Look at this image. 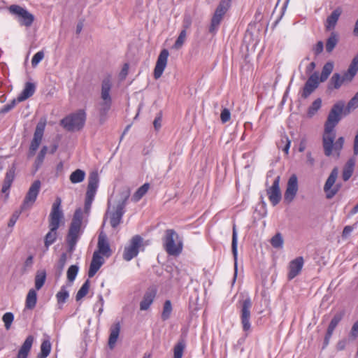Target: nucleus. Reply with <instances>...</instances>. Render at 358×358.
<instances>
[{
    "label": "nucleus",
    "instance_id": "1",
    "mask_svg": "<svg viewBox=\"0 0 358 358\" xmlns=\"http://www.w3.org/2000/svg\"><path fill=\"white\" fill-rule=\"evenodd\" d=\"M82 222L83 213L80 209H77L73 214L66 236V243L70 252L75 250L76 243L80 238Z\"/></svg>",
    "mask_w": 358,
    "mask_h": 358
},
{
    "label": "nucleus",
    "instance_id": "2",
    "mask_svg": "<svg viewBox=\"0 0 358 358\" xmlns=\"http://www.w3.org/2000/svg\"><path fill=\"white\" fill-rule=\"evenodd\" d=\"M336 138V132L332 131L329 134L324 133L322 136V147L325 156L330 157L334 151L337 157H340L341 151L343 148L345 139L343 136Z\"/></svg>",
    "mask_w": 358,
    "mask_h": 358
},
{
    "label": "nucleus",
    "instance_id": "3",
    "mask_svg": "<svg viewBox=\"0 0 358 358\" xmlns=\"http://www.w3.org/2000/svg\"><path fill=\"white\" fill-rule=\"evenodd\" d=\"M85 121L86 113L85 110L80 109L63 118L60 124L69 131H80L83 128Z\"/></svg>",
    "mask_w": 358,
    "mask_h": 358
},
{
    "label": "nucleus",
    "instance_id": "4",
    "mask_svg": "<svg viewBox=\"0 0 358 358\" xmlns=\"http://www.w3.org/2000/svg\"><path fill=\"white\" fill-rule=\"evenodd\" d=\"M345 110V103L339 101L331 107L327 120L324 123V133L329 134L334 131L335 127L338 124L342 118V114Z\"/></svg>",
    "mask_w": 358,
    "mask_h": 358
},
{
    "label": "nucleus",
    "instance_id": "5",
    "mask_svg": "<svg viewBox=\"0 0 358 358\" xmlns=\"http://www.w3.org/2000/svg\"><path fill=\"white\" fill-rule=\"evenodd\" d=\"M178 235L173 229H167L163 238V245L166 252L170 255H178L182 249L180 241H178Z\"/></svg>",
    "mask_w": 358,
    "mask_h": 358
},
{
    "label": "nucleus",
    "instance_id": "6",
    "mask_svg": "<svg viewBox=\"0 0 358 358\" xmlns=\"http://www.w3.org/2000/svg\"><path fill=\"white\" fill-rule=\"evenodd\" d=\"M130 196V190L127 189L121 193V201L117 204L115 210L110 215V224L113 228H116L122 222V216L125 212L128 199Z\"/></svg>",
    "mask_w": 358,
    "mask_h": 358
},
{
    "label": "nucleus",
    "instance_id": "7",
    "mask_svg": "<svg viewBox=\"0 0 358 358\" xmlns=\"http://www.w3.org/2000/svg\"><path fill=\"white\" fill-rule=\"evenodd\" d=\"M231 0H221L220 1L211 19L208 29L210 33L214 34L217 31L224 15L231 6Z\"/></svg>",
    "mask_w": 358,
    "mask_h": 358
},
{
    "label": "nucleus",
    "instance_id": "8",
    "mask_svg": "<svg viewBox=\"0 0 358 358\" xmlns=\"http://www.w3.org/2000/svg\"><path fill=\"white\" fill-rule=\"evenodd\" d=\"M99 175L97 172H92L88 178V185L85 201V210L88 211L95 196L99 184Z\"/></svg>",
    "mask_w": 358,
    "mask_h": 358
},
{
    "label": "nucleus",
    "instance_id": "9",
    "mask_svg": "<svg viewBox=\"0 0 358 358\" xmlns=\"http://www.w3.org/2000/svg\"><path fill=\"white\" fill-rule=\"evenodd\" d=\"M61 203L60 198H57L52 206L48 221L49 229H51L52 231H57L60 222L64 218V213L61 209Z\"/></svg>",
    "mask_w": 358,
    "mask_h": 358
},
{
    "label": "nucleus",
    "instance_id": "10",
    "mask_svg": "<svg viewBox=\"0 0 358 358\" xmlns=\"http://www.w3.org/2000/svg\"><path fill=\"white\" fill-rule=\"evenodd\" d=\"M338 168H334L324 185V191L326 193V197L328 199H332L337 194L341 187L340 184H336L334 186L338 177Z\"/></svg>",
    "mask_w": 358,
    "mask_h": 358
},
{
    "label": "nucleus",
    "instance_id": "11",
    "mask_svg": "<svg viewBox=\"0 0 358 358\" xmlns=\"http://www.w3.org/2000/svg\"><path fill=\"white\" fill-rule=\"evenodd\" d=\"M143 238L139 235H135L130 241L128 246L125 247L123 252V259L127 262L136 257L139 252V248L142 245Z\"/></svg>",
    "mask_w": 358,
    "mask_h": 358
},
{
    "label": "nucleus",
    "instance_id": "12",
    "mask_svg": "<svg viewBox=\"0 0 358 358\" xmlns=\"http://www.w3.org/2000/svg\"><path fill=\"white\" fill-rule=\"evenodd\" d=\"M252 301L248 297L243 300L241 303V320L243 325V329L245 331H248L250 329V308H252Z\"/></svg>",
    "mask_w": 358,
    "mask_h": 358
},
{
    "label": "nucleus",
    "instance_id": "13",
    "mask_svg": "<svg viewBox=\"0 0 358 358\" xmlns=\"http://www.w3.org/2000/svg\"><path fill=\"white\" fill-rule=\"evenodd\" d=\"M45 127V122H39L36 127V130L34 134V138L31 142V145L29 150V157H32L35 155L36 151L38 148L43 135L44 129Z\"/></svg>",
    "mask_w": 358,
    "mask_h": 358
},
{
    "label": "nucleus",
    "instance_id": "14",
    "mask_svg": "<svg viewBox=\"0 0 358 358\" xmlns=\"http://www.w3.org/2000/svg\"><path fill=\"white\" fill-rule=\"evenodd\" d=\"M41 181L35 180L29 187L24 199V210L30 208L35 203L41 189Z\"/></svg>",
    "mask_w": 358,
    "mask_h": 358
},
{
    "label": "nucleus",
    "instance_id": "15",
    "mask_svg": "<svg viewBox=\"0 0 358 358\" xmlns=\"http://www.w3.org/2000/svg\"><path fill=\"white\" fill-rule=\"evenodd\" d=\"M320 83L321 82L319 80V73L315 71L306 82L302 90L301 97L308 98L318 87Z\"/></svg>",
    "mask_w": 358,
    "mask_h": 358
},
{
    "label": "nucleus",
    "instance_id": "16",
    "mask_svg": "<svg viewBox=\"0 0 358 358\" xmlns=\"http://www.w3.org/2000/svg\"><path fill=\"white\" fill-rule=\"evenodd\" d=\"M280 177L278 176L273 185L266 189V194L268 196V199L273 206L278 204L282 199L281 191L280 189Z\"/></svg>",
    "mask_w": 358,
    "mask_h": 358
},
{
    "label": "nucleus",
    "instance_id": "17",
    "mask_svg": "<svg viewBox=\"0 0 358 358\" xmlns=\"http://www.w3.org/2000/svg\"><path fill=\"white\" fill-rule=\"evenodd\" d=\"M169 55V52L166 49H163L160 52L153 73L154 78L156 80L162 76L166 66Z\"/></svg>",
    "mask_w": 358,
    "mask_h": 358
},
{
    "label": "nucleus",
    "instance_id": "18",
    "mask_svg": "<svg viewBox=\"0 0 358 358\" xmlns=\"http://www.w3.org/2000/svg\"><path fill=\"white\" fill-rule=\"evenodd\" d=\"M298 191V180L295 175H292L288 180L287 189L284 194V201L290 203L296 196Z\"/></svg>",
    "mask_w": 358,
    "mask_h": 358
},
{
    "label": "nucleus",
    "instance_id": "19",
    "mask_svg": "<svg viewBox=\"0 0 358 358\" xmlns=\"http://www.w3.org/2000/svg\"><path fill=\"white\" fill-rule=\"evenodd\" d=\"M157 292V288L154 286L150 287L147 289L143 296V299L140 303L141 310H147L150 308L156 297Z\"/></svg>",
    "mask_w": 358,
    "mask_h": 358
},
{
    "label": "nucleus",
    "instance_id": "20",
    "mask_svg": "<svg viewBox=\"0 0 358 358\" xmlns=\"http://www.w3.org/2000/svg\"><path fill=\"white\" fill-rule=\"evenodd\" d=\"M98 253L101 254L106 257H109L111 255V249L108 241L107 236L103 231H101L98 237Z\"/></svg>",
    "mask_w": 358,
    "mask_h": 358
},
{
    "label": "nucleus",
    "instance_id": "21",
    "mask_svg": "<svg viewBox=\"0 0 358 358\" xmlns=\"http://www.w3.org/2000/svg\"><path fill=\"white\" fill-rule=\"evenodd\" d=\"M303 258L302 257H298L289 262V273L288 279L292 280L298 275L303 265Z\"/></svg>",
    "mask_w": 358,
    "mask_h": 358
},
{
    "label": "nucleus",
    "instance_id": "22",
    "mask_svg": "<svg viewBox=\"0 0 358 358\" xmlns=\"http://www.w3.org/2000/svg\"><path fill=\"white\" fill-rule=\"evenodd\" d=\"M103 258L98 253V252H94L90 265V268L88 271V277H94L96 272L99 270L101 266L103 264Z\"/></svg>",
    "mask_w": 358,
    "mask_h": 358
},
{
    "label": "nucleus",
    "instance_id": "23",
    "mask_svg": "<svg viewBox=\"0 0 358 358\" xmlns=\"http://www.w3.org/2000/svg\"><path fill=\"white\" fill-rule=\"evenodd\" d=\"M358 72V58L354 57L350 64L348 70L343 73L341 78L344 82L350 83L352 81Z\"/></svg>",
    "mask_w": 358,
    "mask_h": 358
},
{
    "label": "nucleus",
    "instance_id": "24",
    "mask_svg": "<svg viewBox=\"0 0 358 358\" xmlns=\"http://www.w3.org/2000/svg\"><path fill=\"white\" fill-rule=\"evenodd\" d=\"M342 8L341 7H338L331 13L330 15L327 17L325 23L326 30L330 31L335 28L339 17L342 14Z\"/></svg>",
    "mask_w": 358,
    "mask_h": 358
},
{
    "label": "nucleus",
    "instance_id": "25",
    "mask_svg": "<svg viewBox=\"0 0 358 358\" xmlns=\"http://www.w3.org/2000/svg\"><path fill=\"white\" fill-rule=\"evenodd\" d=\"M111 82L109 78H105L101 83V98L102 101L112 102V99L110 95L111 89Z\"/></svg>",
    "mask_w": 358,
    "mask_h": 358
},
{
    "label": "nucleus",
    "instance_id": "26",
    "mask_svg": "<svg viewBox=\"0 0 358 358\" xmlns=\"http://www.w3.org/2000/svg\"><path fill=\"white\" fill-rule=\"evenodd\" d=\"M112 102L101 101L99 104V123L103 124L108 118V113L110 110Z\"/></svg>",
    "mask_w": 358,
    "mask_h": 358
},
{
    "label": "nucleus",
    "instance_id": "27",
    "mask_svg": "<svg viewBox=\"0 0 358 358\" xmlns=\"http://www.w3.org/2000/svg\"><path fill=\"white\" fill-rule=\"evenodd\" d=\"M15 178V171L13 169H10L6 172V177L4 178L1 192L6 194V196H8L9 189L12 185V182Z\"/></svg>",
    "mask_w": 358,
    "mask_h": 358
},
{
    "label": "nucleus",
    "instance_id": "28",
    "mask_svg": "<svg viewBox=\"0 0 358 358\" xmlns=\"http://www.w3.org/2000/svg\"><path fill=\"white\" fill-rule=\"evenodd\" d=\"M120 331V323H116L113 324L110 327V333L108 338V347L110 349H113L115 343L117 342V340L118 338L119 334Z\"/></svg>",
    "mask_w": 358,
    "mask_h": 358
},
{
    "label": "nucleus",
    "instance_id": "29",
    "mask_svg": "<svg viewBox=\"0 0 358 358\" xmlns=\"http://www.w3.org/2000/svg\"><path fill=\"white\" fill-rule=\"evenodd\" d=\"M355 165V158L349 159L346 164H345L342 173V178L344 181H348L351 178L354 171Z\"/></svg>",
    "mask_w": 358,
    "mask_h": 358
},
{
    "label": "nucleus",
    "instance_id": "30",
    "mask_svg": "<svg viewBox=\"0 0 358 358\" xmlns=\"http://www.w3.org/2000/svg\"><path fill=\"white\" fill-rule=\"evenodd\" d=\"M37 302V293L34 289H31L27 295L25 301L26 308L33 310L36 305Z\"/></svg>",
    "mask_w": 358,
    "mask_h": 358
},
{
    "label": "nucleus",
    "instance_id": "31",
    "mask_svg": "<svg viewBox=\"0 0 358 358\" xmlns=\"http://www.w3.org/2000/svg\"><path fill=\"white\" fill-rule=\"evenodd\" d=\"M334 70V62H327L322 67V72L319 76L321 83L325 82Z\"/></svg>",
    "mask_w": 358,
    "mask_h": 358
},
{
    "label": "nucleus",
    "instance_id": "32",
    "mask_svg": "<svg viewBox=\"0 0 358 358\" xmlns=\"http://www.w3.org/2000/svg\"><path fill=\"white\" fill-rule=\"evenodd\" d=\"M343 84V81L341 78V75L338 73H335L331 76L329 83H328V90H338L342 85Z\"/></svg>",
    "mask_w": 358,
    "mask_h": 358
},
{
    "label": "nucleus",
    "instance_id": "33",
    "mask_svg": "<svg viewBox=\"0 0 358 358\" xmlns=\"http://www.w3.org/2000/svg\"><path fill=\"white\" fill-rule=\"evenodd\" d=\"M231 250L235 261V276L237 273V232L236 229V225L233 226L232 233V242H231Z\"/></svg>",
    "mask_w": 358,
    "mask_h": 358
},
{
    "label": "nucleus",
    "instance_id": "34",
    "mask_svg": "<svg viewBox=\"0 0 358 358\" xmlns=\"http://www.w3.org/2000/svg\"><path fill=\"white\" fill-rule=\"evenodd\" d=\"M22 101V92H20L16 99H13L9 103L3 105L0 110V113H6L11 110L17 103Z\"/></svg>",
    "mask_w": 358,
    "mask_h": 358
},
{
    "label": "nucleus",
    "instance_id": "35",
    "mask_svg": "<svg viewBox=\"0 0 358 358\" xmlns=\"http://www.w3.org/2000/svg\"><path fill=\"white\" fill-rule=\"evenodd\" d=\"M338 42V37L336 32H331L326 42V51L331 53Z\"/></svg>",
    "mask_w": 358,
    "mask_h": 358
},
{
    "label": "nucleus",
    "instance_id": "36",
    "mask_svg": "<svg viewBox=\"0 0 358 358\" xmlns=\"http://www.w3.org/2000/svg\"><path fill=\"white\" fill-rule=\"evenodd\" d=\"M149 187V183L143 184L134 194L131 197V200L134 202L138 201L148 192Z\"/></svg>",
    "mask_w": 358,
    "mask_h": 358
},
{
    "label": "nucleus",
    "instance_id": "37",
    "mask_svg": "<svg viewBox=\"0 0 358 358\" xmlns=\"http://www.w3.org/2000/svg\"><path fill=\"white\" fill-rule=\"evenodd\" d=\"M345 315V311L342 310L336 313L333 318L331 319L327 329L334 332V329L337 327L338 324L342 320L343 317Z\"/></svg>",
    "mask_w": 358,
    "mask_h": 358
},
{
    "label": "nucleus",
    "instance_id": "38",
    "mask_svg": "<svg viewBox=\"0 0 358 358\" xmlns=\"http://www.w3.org/2000/svg\"><path fill=\"white\" fill-rule=\"evenodd\" d=\"M85 173L81 169H76L70 175L69 179L72 183H79L84 180Z\"/></svg>",
    "mask_w": 358,
    "mask_h": 358
},
{
    "label": "nucleus",
    "instance_id": "39",
    "mask_svg": "<svg viewBox=\"0 0 358 358\" xmlns=\"http://www.w3.org/2000/svg\"><path fill=\"white\" fill-rule=\"evenodd\" d=\"M46 279L45 271H40L36 273L35 276V288L36 290H39L42 288L45 284Z\"/></svg>",
    "mask_w": 358,
    "mask_h": 358
},
{
    "label": "nucleus",
    "instance_id": "40",
    "mask_svg": "<svg viewBox=\"0 0 358 358\" xmlns=\"http://www.w3.org/2000/svg\"><path fill=\"white\" fill-rule=\"evenodd\" d=\"M51 350V343L48 340H44L41 345V352L38 355L37 358H46Z\"/></svg>",
    "mask_w": 358,
    "mask_h": 358
},
{
    "label": "nucleus",
    "instance_id": "41",
    "mask_svg": "<svg viewBox=\"0 0 358 358\" xmlns=\"http://www.w3.org/2000/svg\"><path fill=\"white\" fill-rule=\"evenodd\" d=\"M90 280L87 279L85 280V282L83 283V285H82V287L80 288V289L78 290V292L76 294V300L77 301H80V299H82L83 297H85L87 294L89 289H90Z\"/></svg>",
    "mask_w": 358,
    "mask_h": 358
},
{
    "label": "nucleus",
    "instance_id": "42",
    "mask_svg": "<svg viewBox=\"0 0 358 358\" xmlns=\"http://www.w3.org/2000/svg\"><path fill=\"white\" fill-rule=\"evenodd\" d=\"M22 213V205H21L17 210H16L11 215L8 223V227L10 229L8 234H10L12 231V228L15 226L16 222L19 219L20 215Z\"/></svg>",
    "mask_w": 358,
    "mask_h": 358
},
{
    "label": "nucleus",
    "instance_id": "43",
    "mask_svg": "<svg viewBox=\"0 0 358 358\" xmlns=\"http://www.w3.org/2000/svg\"><path fill=\"white\" fill-rule=\"evenodd\" d=\"M36 84L34 83L27 82L24 88V100L32 96L36 91Z\"/></svg>",
    "mask_w": 358,
    "mask_h": 358
},
{
    "label": "nucleus",
    "instance_id": "44",
    "mask_svg": "<svg viewBox=\"0 0 358 358\" xmlns=\"http://www.w3.org/2000/svg\"><path fill=\"white\" fill-rule=\"evenodd\" d=\"M171 312H172L171 302L170 300H166L164 303L163 310H162V315H161L162 320L163 321L167 320L170 317Z\"/></svg>",
    "mask_w": 358,
    "mask_h": 358
},
{
    "label": "nucleus",
    "instance_id": "45",
    "mask_svg": "<svg viewBox=\"0 0 358 358\" xmlns=\"http://www.w3.org/2000/svg\"><path fill=\"white\" fill-rule=\"evenodd\" d=\"M357 108H358V92L348 103L347 106L345 107L344 110V115L350 113L351 110H354Z\"/></svg>",
    "mask_w": 358,
    "mask_h": 358
},
{
    "label": "nucleus",
    "instance_id": "46",
    "mask_svg": "<svg viewBox=\"0 0 358 358\" xmlns=\"http://www.w3.org/2000/svg\"><path fill=\"white\" fill-rule=\"evenodd\" d=\"M322 106V100L320 98L315 99L311 104V106L308 108V116L309 117H312L317 110L321 108Z\"/></svg>",
    "mask_w": 358,
    "mask_h": 358
},
{
    "label": "nucleus",
    "instance_id": "47",
    "mask_svg": "<svg viewBox=\"0 0 358 358\" xmlns=\"http://www.w3.org/2000/svg\"><path fill=\"white\" fill-rule=\"evenodd\" d=\"M185 348V341L183 339L180 340L174 347L173 358H182Z\"/></svg>",
    "mask_w": 358,
    "mask_h": 358
},
{
    "label": "nucleus",
    "instance_id": "48",
    "mask_svg": "<svg viewBox=\"0 0 358 358\" xmlns=\"http://www.w3.org/2000/svg\"><path fill=\"white\" fill-rule=\"evenodd\" d=\"M10 14L15 15L19 18V21L22 24V7L17 5H11L8 7Z\"/></svg>",
    "mask_w": 358,
    "mask_h": 358
},
{
    "label": "nucleus",
    "instance_id": "49",
    "mask_svg": "<svg viewBox=\"0 0 358 358\" xmlns=\"http://www.w3.org/2000/svg\"><path fill=\"white\" fill-rule=\"evenodd\" d=\"M283 243V238L280 233H277L271 239V244L274 248H282Z\"/></svg>",
    "mask_w": 358,
    "mask_h": 358
},
{
    "label": "nucleus",
    "instance_id": "50",
    "mask_svg": "<svg viewBox=\"0 0 358 358\" xmlns=\"http://www.w3.org/2000/svg\"><path fill=\"white\" fill-rule=\"evenodd\" d=\"M57 236V231H52L50 229L49 232L45 236V246L48 248L55 241Z\"/></svg>",
    "mask_w": 358,
    "mask_h": 358
},
{
    "label": "nucleus",
    "instance_id": "51",
    "mask_svg": "<svg viewBox=\"0 0 358 358\" xmlns=\"http://www.w3.org/2000/svg\"><path fill=\"white\" fill-rule=\"evenodd\" d=\"M69 296V292L66 290V287L63 286L60 291L57 292L56 294L57 300L58 303H64L66 302L67 299Z\"/></svg>",
    "mask_w": 358,
    "mask_h": 358
},
{
    "label": "nucleus",
    "instance_id": "52",
    "mask_svg": "<svg viewBox=\"0 0 358 358\" xmlns=\"http://www.w3.org/2000/svg\"><path fill=\"white\" fill-rule=\"evenodd\" d=\"M34 340V336L30 335L27 336L25 341H24V358H27L29 352L31 348V345L33 344Z\"/></svg>",
    "mask_w": 358,
    "mask_h": 358
},
{
    "label": "nucleus",
    "instance_id": "53",
    "mask_svg": "<svg viewBox=\"0 0 358 358\" xmlns=\"http://www.w3.org/2000/svg\"><path fill=\"white\" fill-rule=\"evenodd\" d=\"M78 266L76 265H71L67 271V278L70 282H73L78 272Z\"/></svg>",
    "mask_w": 358,
    "mask_h": 358
},
{
    "label": "nucleus",
    "instance_id": "54",
    "mask_svg": "<svg viewBox=\"0 0 358 358\" xmlns=\"http://www.w3.org/2000/svg\"><path fill=\"white\" fill-rule=\"evenodd\" d=\"M14 320V315L12 313H6L2 317V320L4 322L5 328L8 330L10 328L11 324Z\"/></svg>",
    "mask_w": 358,
    "mask_h": 358
},
{
    "label": "nucleus",
    "instance_id": "55",
    "mask_svg": "<svg viewBox=\"0 0 358 358\" xmlns=\"http://www.w3.org/2000/svg\"><path fill=\"white\" fill-rule=\"evenodd\" d=\"M186 31L185 30H182L178 36V37L177 38L174 45H173V47L176 48V49H179L180 48L184 42H185V40L186 38Z\"/></svg>",
    "mask_w": 358,
    "mask_h": 358
},
{
    "label": "nucleus",
    "instance_id": "56",
    "mask_svg": "<svg viewBox=\"0 0 358 358\" xmlns=\"http://www.w3.org/2000/svg\"><path fill=\"white\" fill-rule=\"evenodd\" d=\"M34 20V16L24 9V26L29 27Z\"/></svg>",
    "mask_w": 358,
    "mask_h": 358
},
{
    "label": "nucleus",
    "instance_id": "57",
    "mask_svg": "<svg viewBox=\"0 0 358 358\" xmlns=\"http://www.w3.org/2000/svg\"><path fill=\"white\" fill-rule=\"evenodd\" d=\"M192 21V20L191 15L188 13L185 14L182 20V30L187 31V29H188L191 27Z\"/></svg>",
    "mask_w": 358,
    "mask_h": 358
},
{
    "label": "nucleus",
    "instance_id": "58",
    "mask_svg": "<svg viewBox=\"0 0 358 358\" xmlns=\"http://www.w3.org/2000/svg\"><path fill=\"white\" fill-rule=\"evenodd\" d=\"M43 57L44 53L42 51L36 52L31 59L32 66H36L43 59Z\"/></svg>",
    "mask_w": 358,
    "mask_h": 358
},
{
    "label": "nucleus",
    "instance_id": "59",
    "mask_svg": "<svg viewBox=\"0 0 358 358\" xmlns=\"http://www.w3.org/2000/svg\"><path fill=\"white\" fill-rule=\"evenodd\" d=\"M324 50V43L322 41H318L316 45L313 48L314 54L317 56L322 52Z\"/></svg>",
    "mask_w": 358,
    "mask_h": 358
},
{
    "label": "nucleus",
    "instance_id": "60",
    "mask_svg": "<svg viewBox=\"0 0 358 358\" xmlns=\"http://www.w3.org/2000/svg\"><path fill=\"white\" fill-rule=\"evenodd\" d=\"M231 113L229 109L224 108L220 115L221 120L223 123L228 122L230 120Z\"/></svg>",
    "mask_w": 358,
    "mask_h": 358
},
{
    "label": "nucleus",
    "instance_id": "61",
    "mask_svg": "<svg viewBox=\"0 0 358 358\" xmlns=\"http://www.w3.org/2000/svg\"><path fill=\"white\" fill-rule=\"evenodd\" d=\"M66 254L62 253L57 264V268L59 271V272H62L63 271L64 266L66 264Z\"/></svg>",
    "mask_w": 358,
    "mask_h": 358
},
{
    "label": "nucleus",
    "instance_id": "62",
    "mask_svg": "<svg viewBox=\"0 0 358 358\" xmlns=\"http://www.w3.org/2000/svg\"><path fill=\"white\" fill-rule=\"evenodd\" d=\"M45 155H43V153L39 152V153L35 160V162H34V166H35L36 170H38L41 166V165L43 162V160L45 159Z\"/></svg>",
    "mask_w": 358,
    "mask_h": 358
},
{
    "label": "nucleus",
    "instance_id": "63",
    "mask_svg": "<svg viewBox=\"0 0 358 358\" xmlns=\"http://www.w3.org/2000/svg\"><path fill=\"white\" fill-rule=\"evenodd\" d=\"M162 118V112H159L153 122V125H154L155 130H159L161 128Z\"/></svg>",
    "mask_w": 358,
    "mask_h": 358
},
{
    "label": "nucleus",
    "instance_id": "64",
    "mask_svg": "<svg viewBox=\"0 0 358 358\" xmlns=\"http://www.w3.org/2000/svg\"><path fill=\"white\" fill-rule=\"evenodd\" d=\"M350 335L353 338H355L357 337V336H358V320L354 323V324L351 329Z\"/></svg>",
    "mask_w": 358,
    "mask_h": 358
}]
</instances>
